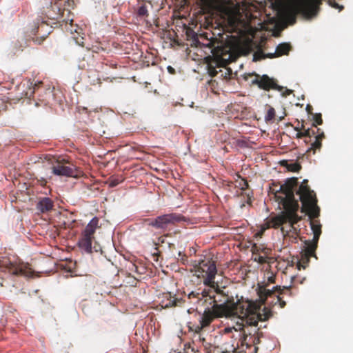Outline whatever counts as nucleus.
Instances as JSON below:
<instances>
[{
	"mask_svg": "<svg viewBox=\"0 0 353 353\" xmlns=\"http://www.w3.org/2000/svg\"><path fill=\"white\" fill-rule=\"evenodd\" d=\"M53 97V90L50 88L46 89L44 92V97L39 98V101L41 102L43 105H47L50 103V100Z\"/></svg>",
	"mask_w": 353,
	"mask_h": 353,
	"instance_id": "obj_27",
	"label": "nucleus"
},
{
	"mask_svg": "<svg viewBox=\"0 0 353 353\" xmlns=\"http://www.w3.org/2000/svg\"><path fill=\"white\" fill-rule=\"evenodd\" d=\"M276 301L275 303H279L280 305V307L281 308L284 307L286 305V303L285 301L283 300V298L280 296L279 295H276Z\"/></svg>",
	"mask_w": 353,
	"mask_h": 353,
	"instance_id": "obj_37",
	"label": "nucleus"
},
{
	"mask_svg": "<svg viewBox=\"0 0 353 353\" xmlns=\"http://www.w3.org/2000/svg\"><path fill=\"white\" fill-rule=\"evenodd\" d=\"M298 185L296 177L288 178L283 184H276L273 182L270 186V192L273 193L276 201L283 206L299 205L294 198V189Z\"/></svg>",
	"mask_w": 353,
	"mask_h": 353,
	"instance_id": "obj_4",
	"label": "nucleus"
},
{
	"mask_svg": "<svg viewBox=\"0 0 353 353\" xmlns=\"http://www.w3.org/2000/svg\"><path fill=\"white\" fill-rule=\"evenodd\" d=\"M252 83L257 85L260 89L265 91H269L271 89L278 90L282 92L283 97H287L292 92L289 89H285L283 92L285 88L283 86L279 85L276 79L269 77L267 74L262 76L256 74V78L252 80Z\"/></svg>",
	"mask_w": 353,
	"mask_h": 353,
	"instance_id": "obj_11",
	"label": "nucleus"
},
{
	"mask_svg": "<svg viewBox=\"0 0 353 353\" xmlns=\"http://www.w3.org/2000/svg\"><path fill=\"white\" fill-rule=\"evenodd\" d=\"M137 16L141 19H145L149 16L148 8L146 2L142 1L139 2L136 10Z\"/></svg>",
	"mask_w": 353,
	"mask_h": 353,
	"instance_id": "obj_25",
	"label": "nucleus"
},
{
	"mask_svg": "<svg viewBox=\"0 0 353 353\" xmlns=\"http://www.w3.org/2000/svg\"><path fill=\"white\" fill-rule=\"evenodd\" d=\"M239 186L241 187V190L244 191L248 188L249 185L246 180L242 179L239 183Z\"/></svg>",
	"mask_w": 353,
	"mask_h": 353,
	"instance_id": "obj_38",
	"label": "nucleus"
},
{
	"mask_svg": "<svg viewBox=\"0 0 353 353\" xmlns=\"http://www.w3.org/2000/svg\"><path fill=\"white\" fill-rule=\"evenodd\" d=\"M304 142L307 144L308 143L311 142V138H305Z\"/></svg>",
	"mask_w": 353,
	"mask_h": 353,
	"instance_id": "obj_47",
	"label": "nucleus"
},
{
	"mask_svg": "<svg viewBox=\"0 0 353 353\" xmlns=\"http://www.w3.org/2000/svg\"><path fill=\"white\" fill-rule=\"evenodd\" d=\"M75 1L76 0H57L46 8V17L58 23L72 25L73 19L71 10L75 6Z\"/></svg>",
	"mask_w": 353,
	"mask_h": 353,
	"instance_id": "obj_5",
	"label": "nucleus"
},
{
	"mask_svg": "<svg viewBox=\"0 0 353 353\" xmlns=\"http://www.w3.org/2000/svg\"><path fill=\"white\" fill-rule=\"evenodd\" d=\"M159 305L162 308H170L172 307H181L185 302V300L176 294L171 292H164L159 296Z\"/></svg>",
	"mask_w": 353,
	"mask_h": 353,
	"instance_id": "obj_17",
	"label": "nucleus"
},
{
	"mask_svg": "<svg viewBox=\"0 0 353 353\" xmlns=\"http://www.w3.org/2000/svg\"><path fill=\"white\" fill-rule=\"evenodd\" d=\"M41 185H44L46 183V181L44 179H42L41 181Z\"/></svg>",
	"mask_w": 353,
	"mask_h": 353,
	"instance_id": "obj_49",
	"label": "nucleus"
},
{
	"mask_svg": "<svg viewBox=\"0 0 353 353\" xmlns=\"http://www.w3.org/2000/svg\"><path fill=\"white\" fill-rule=\"evenodd\" d=\"M192 299H196V301H199L201 300V297L200 296V292H191L188 294V299L190 301Z\"/></svg>",
	"mask_w": 353,
	"mask_h": 353,
	"instance_id": "obj_35",
	"label": "nucleus"
},
{
	"mask_svg": "<svg viewBox=\"0 0 353 353\" xmlns=\"http://www.w3.org/2000/svg\"><path fill=\"white\" fill-rule=\"evenodd\" d=\"M187 39L191 41V46H205L211 50L212 57L217 64L225 66L236 59V38L225 33L218 32V37H210L205 32L198 35L191 28L185 30ZM215 36L214 32L212 33Z\"/></svg>",
	"mask_w": 353,
	"mask_h": 353,
	"instance_id": "obj_1",
	"label": "nucleus"
},
{
	"mask_svg": "<svg viewBox=\"0 0 353 353\" xmlns=\"http://www.w3.org/2000/svg\"><path fill=\"white\" fill-rule=\"evenodd\" d=\"M225 307L223 305L213 304L211 308H206L200 320V327H206L215 318L225 316Z\"/></svg>",
	"mask_w": 353,
	"mask_h": 353,
	"instance_id": "obj_14",
	"label": "nucleus"
},
{
	"mask_svg": "<svg viewBox=\"0 0 353 353\" xmlns=\"http://www.w3.org/2000/svg\"><path fill=\"white\" fill-rule=\"evenodd\" d=\"M251 197L249 196V194H248V199H247V203L248 204H251Z\"/></svg>",
	"mask_w": 353,
	"mask_h": 353,
	"instance_id": "obj_48",
	"label": "nucleus"
},
{
	"mask_svg": "<svg viewBox=\"0 0 353 353\" xmlns=\"http://www.w3.org/2000/svg\"><path fill=\"white\" fill-rule=\"evenodd\" d=\"M204 327H200V324L195 327V332L199 334Z\"/></svg>",
	"mask_w": 353,
	"mask_h": 353,
	"instance_id": "obj_45",
	"label": "nucleus"
},
{
	"mask_svg": "<svg viewBox=\"0 0 353 353\" xmlns=\"http://www.w3.org/2000/svg\"><path fill=\"white\" fill-rule=\"evenodd\" d=\"M213 289L214 294L212 301L213 304L223 305L225 307V314H232L233 309L229 307L234 299L233 296H230L225 287H220L217 282L214 283L213 286H209Z\"/></svg>",
	"mask_w": 353,
	"mask_h": 353,
	"instance_id": "obj_12",
	"label": "nucleus"
},
{
	"mask_svg": "<svg viewBox=\"0 0 353 353\" xmlns=\"http://www.w3.org/2000/svg\"><path fill=\"white\" fill-rule=\"evenodd\" d=\"M312 120L314 123H312V126L315 127L317 129V125H321L323 123L322 116L321 113L312 114ZM316 131V130H315Z\"/></svg>",
	"mask_w": 353,
	"mask_h": 353,
	"instance_id": "obj_31",
	"label": "nucleus"
},
{
	"mask_svg": "<svg viewBox=\"0 0 353 353\" xmlns=\"http://www.w3.org/2000/svg\"><path fill=\"white\" fill-rule=\"evenodd\" d=\"M35 105H36V106L41 105L38 102H36Z\"/></svg>",
	"mask_w": 353,
	"mask_h": 353,
	"instance_id": "obj_53",
	"label": "nucleus"
},
{
	"mask_svg": "<svg viewBox=\"0 0 353 353\" xmlns=\"http://www.w3.org/2000/svg\"><path fill=\"white\" fill-rule=\"evenodd\" d=\"M302 203L301 211L305 212L310 219V226L313 232L312 241H306L305 243L312 245L310 250H316L319 237L321 234V225L318 218L320 214V208L317 205V199L313 190L307 185V180L304 179L299 185L296 192Z\"/></svg>",
	"mask_w": 353,
	"mask_h": 353,
	"instance_id": "obj_2",
	"label": "nucleus"
},
{
	"mask_svg": "<svg viewBox=\"0 0 353 353\" xmlns=\"http://www.w3.org/2000/svg\"><path fill=\"white\" fill-rule=\"evenodd\" d=\"M294 130L297 132L305 130V125H304L303 123H302L301 125H299V124L297 126H296L294 128Z\"/></svg>",
	"mask_w": 353,
	"mask_h": 353,
	"instance_id": "obj_43",
	"label": "nucleus"
},
{
	"mask_svg": "<svg viewBox=\"0 0 353 353\" xmlns=\"http://www.w3.org/2000/svg\"><path fill=\"white\" fill-rule=\"evenodd\" d=\"M314 137V141L311 143L310 147L306 150V154H310L311 152L314 154L316 152L319 151L322 147V140L325 138V134L321 129L317 128L316 131L313 128H307L303 131L297 132L296 138H312Z\"/></svg>",
	"mask_w": 353,
	"mask_h": 353,
	"instance_id": "obj_10",
	"label": "nucleus"
},
{
	"mask_svg": "<svg viewBox=\"0 0 353 353\" xmlns=\"http://www.w3.org/2000/svg\"><path fill=\"white\" fill-rule=\"evenodd\" d=\"M251 250L253 255L263 254L265 256H268L271 252L270 249L263 245H257L256 244L252 245Z\"/></svg>",
	"mask_w": 353,
	"mask_h": 353,
	"instance_id": "obj_26",
	"label": "nucleus"
},
{
	"mask_svg": "<svg viewBox=\"0 0 353 353\" xmlns=\"http://www.w3.org/2000/svg\"><path fill=\"white\" fill-rule=\"evenodd\" d=\"M194 274L203 279L204 285L209 287L214 285V279L217 273L215 262L209 258H205L194 265Z\"/></svg>",
	"mask_w": 353,
	"mask_h": 353,
	"instance_id": "obj_7",
	"label": "nucleus"
},
{
	"mask_svg": "<svg viewBox=\"0 0 353 353\" xmlns=\"http://www.w3.org/2000/svg\"><path fill=\"white\" fill-rule=\"evenodd\" d=\"M99 219L95 216L85 226L81 232V237L78 242L79 247L87 253L92 252V245L94 239V234L96 230L99 228Z\"/></svg>",
	"mask_w": 353,
	"mask_h": 353,
	"instance_id": "obj_9",
	"label": "nucleus"
},
{
	"mask_svg": "<svg viewBox=\"0 0 353 353\" xmlns=\"http://www.w3.org/2000/svg\"><path fill=\"white\" fill-rule=\"evenodd\" d=\"M276 293V295H291L290 287L283 286L281 288L279 285H276L272 288V290L268 289L266 286H260L258 290V294L260 300L263 303L267 301L269 297L273 296Z\"/></svg>",
	"mask_w": 353,
	"mask_h": 353,
	"instance_id": "obj_16",
	"label": "nucleus"
},
{
	"mask_svg": "<svg viewBox=\"0 0 353 353\" xmlns=\"http://www.w3.org/2000/svg\"><path fill=\"white\" fill-rule=\"evenodd\" d=\"M286 167L291 172H299L301 169V165L299 163L287 164Z\"/></svg>",
	"mask_w": 353,
	"mask_h": 353,
	"instance_id": "obj_34",
	"label": "nucleus"
},
{
	"mask_svg": "<svg viewBox=\"0 0 353 353\" xmlns=\"http://www.w3.org/2000/svg\"><path fill=\"white\" fill-rule=\"evenodd\" d=\"M281 230V231H282V232H283V233H284L285 232H288V230L285 231V230H284V228H283V227H282Z\"/></svg>",
	"mask_w": 353,
	"mask_h": 353,
	"instance_id": "obj_50",
	"label": "nucleus"
},
{
	"mask_svg": "<svg viewBox=\"0 0 353 353\" xmlns=\"http://www.w3.org/2000/svg\"><path fill=\"white\" fill-rule=\"evenodd\" d=\"M121 181H122V180H121L119 179H112L110 181V186L115 187L117 185H119Z\"/></svg>",
	"mask_w": 353,
	"mask_h": 353,
	"instance_id": "obj_40",
	"label": "nucleus"
},
{
	"mask_svg": "<svg viewBox=\"0 0 353 353\" xmlns=\"http://www.w3.org/2000/svg\"><path fill=\"white\" fill-rule=\"evenodd\" d=\"M229 23L231 24V26L232 28H234V24H235V19H230V21H229Z\"/></svg>",
	"mask_w": 353,
	"mask_h": 353,
	"instance_id": "obj_46",
	"label": "nucleus"
},
{
	"mask_svg": "<svg viewBox=\"0 0 353 353\" xmlns=\"http://www.w3.org/2000/svg\"><path fill=\"white\" fill-rule=\"evenodd\" d=\"M37 209L41 213H46L53 209L54 202L50 198H40L37 203Z\"/></svg>",
	"mask_w": 353,
	"mask_h": 353,
	"instance_id": "obj_24",
	"label": "nucleus"
},
{
	"mask_svg": "<svg viewBox=\"0 0 353 353\" xmlns=\"http://www.w3.org/2000/svg\"><path fill=\"white\" fill-rule=\"evenodd\" d=\"M88 78L90 79V83L91 85H101V81L99 77V74L95 71L90 72V74L88 75Z\"/></svg>",
	"mask_w": 353,
	"mask_h": 353,
	"instance_id": "obj_28",
	"label": "nucleus"
},
{
	"mask_svg": "<svg viewBox=\"0 0 353 353\" xmlns=\"http://www.w3.org/2000/svg\"><path fill=\"white\" fill-rule=\"evenodd\" d=\"M329 3L330 5L334 8H336V9H339V11L342 10L343 9V6H340L339 3H337L336 2H335L334 1H331V0H329Z\"/></svg>",
	"mask_w": 353,
	"mask_h": 353,
	"instance_id": "obj_39",
	"label": "nucleus"
},
{
	"mask_svg": "<svg viewBox=\"0 0 353 353\" xmlns=\"http://www.w3.org/2000/svg\"><path fill=\"white\" fill-rule=\"evenodd\" d=\"M305 246L303 249V252L302 253L301 259L299 260L297 265L299 270L301 269V267L303 269L306 268V266L310 262V257L313 256L317 259L315 254L316 250H314L313 251L310 250L312 245L305 242Z\"/></svg>",
	"mask_w": 353,
	"mask_h": 353,
	"instance_id": "obj_21",
	"label": "nucleus"
},
{
	"mask_svg": "<svg viewBox=\"0 0 353 353\" xmlns=\"http://www.w3.org/2000/svg\"><path fill=\"white\" fill-rule=\"evenodd\" d=\"M29 269L28 265L22 262L0 261V271L1 272H8L14 275L27 276L29 274Z\"/></svg>",
	"mask_w": 353,
	"mask_h": 353,
	"instance_id": "obj_15",
	"label": "nucleus"
},
{
	"mask_svg": "<svg viewBox=\"0 0 353 353\" xmlns=\"http://www.w3.org/2000/svg\"><path fill=\"white\" fill-rule=\"evenodd\" d=\"M75 41H76V43L82 46V47H84L85 44H84V42H83V40H84V38L83 37H77V38H74Z\"/></svg>",
	"mask_w": 353,
	"mask_h": 353,
	"instance_id": "obj_42",
	"label": "nucleus"
},
{
	"mask_svg": "<svg viewBox=\"0 0 353 353\" xmlns=\"http://www.w3.org/2000/svg\"><path fill=\"white\" fill-rule=\"evenodd\" d=\"M52 169V173L58 176L76 177L78 175L77 170L73 165H66L58 163L57 165H53Z\"/></svg>",
	"mask_w": 353,
	"mask_h": 353,
	"instance_id": "obj_20",
	"label": "nucleus"
},
{
	"mask_svg": "<svg viewBox=\"0 0 353 353\" xmlns=\"http://www.w3.org/2000/svg\"><path fill=\"white\" fill-rule=\"evenodd\" d=\"M214 294V290L211 288L209 289H204L200 292V296L201 297V299L204 297L209 296L210 299L213 301Z\"/></svg>",
	"mask_w": 353,
	"mask_h": 353,
	"instance_id": "obj_32",
	"label": "nucleus"
},
{
	"mask_svg": "<svg viewBox=\"0 0 353 353\" xmlns=\"http://www.w3.org/2000/svg\"><path fill=\"white\" fill-rule=\"evenodd\" d=\"M312 110H313V108H312V106L311 105H309V104H308V105H307V106H306V111L307 112V113H308L309 114L312 115V114H314V113L312 112Z\"/></svg>",
	"mask_w": 353,
	"mask_h": 353,
	"instance_id": "obj_44",
	"label": "nucleus"
},
{
	"mask_svg": "<svg viewBox=\"0 0 353 353\" xmlns=\"http://www.w3.org/2000/svg\"><path fill=\"white\" fill-rule=\"evenodd\" d=\"M229 307H232V314H225V317L236 316L250 325H256L259 321H267L272 316L269 308L264 307L262 312H260V306L250 300L241 299L234 302L233 299Z\"/></svg>",
	"mask_w": 353,
	"mask_h": 353,
	"instance_id": "obj_3",
	"label": "nucleus"
},
{
	"mask_svg": "<svg viewBox=\"0 0 353 353\" xmlns=\"http://www.w3.org/2000/svg\"><path fill=\"white\" fill-rule=\"evenodd\" d=\"M185 216L180 214L170 213L160 215L154 219H146L145 223L148 225L160 230L163 232L166 231L170 226L175 225L177 223L185 221Z\"/></svg>",
	"mask_w": 353,
	"mask_h": 353,
	"instance_id": "obj_8",
	"label": "nucleus"
},
{
	"mask_svg": "<svg viewBox=\"0 0 353 353\" xmlns=\"http://www.w3.org/2000/svg\"><path fill=\"white\" fill-rule=\"evenodd\" d=\"M168 70H169L170 71L174 70V69H173L172 67H170H170H168Z\"/></svg>",
	"mask_w": 353,
	"mask_h": 353,
	"instance_id": "obj_52",
	"label": "nucleus"
},
{
	"mask_svg": "<svg viewBox=\"0 0 353 353\" xmlns=\"http://www.w3.org/2000/svg\"><path fill=\"white\" fill-rule=\"evenodd\" d=\"M43 85L42 81H35L30 79H24L18 86L21 97L30 99L35 91Z\"/></svg>",
	"mask_w": 353,
	"mask_h": 353,
	"instance_id": "obj_18",
	"label": "nucleus"
},
{
	"mask_svg": "<svg viewBox=\"0 0 353 353\" xmlns=\"http://www.w3.org/2000/svg\"><path fill=\"white\" fill-rule=\"evenodd\" d=\"M37 24L38 26L37 28V32L41 35V39L39 41L38 39H34V41L37 43L38 44H40L41 42L46 39L47 35L51 32V29L52 26H49L47 21H45L44 18L42 17L37 19Z\"/></svg>",
	"mask_w": 353,
	"mask_h": 353,
	"instance_id": "obj_22",
	"label": "nucleus"
},
{
	"mask_svg": "<svg viewBox=\"0 0 353 353\" xmlns=\"http://www.w3.org/2000/svg\"><path fill=\"white\" fill-rule=\"evenodd\" d=\"M243 325L241 328L242 332V336L240 339L241 345L242 347L245 346L246 348L249 347L250 341H248L250 336H252L254 334V329L256 328L258 323L256 325H250L246 323Z\"/></svg>",
	"mask_w": 353,
	"mask_h": 353,
	"instance_id": "obj_23",
	"label": "nucleus"
},
{
	"mask_svg": "<svg viewBox=\"0 0 353 353\" xmlns=\"http://www.w3.org/2000/svg\"><path fill=\"white\" fill-rule=\"evenodd\" d=\"M275 117V110L274 108L268 105L266 114L265 116V121H271L274 119Z\"/></svg>",
	"mask_w": 353,
	"mask_h": 353,
	"instance_id": "obj_30",
	"label": "nucleus"
},
{
	"mask_svg": "<svg viewBox=\"0 0 353 353\" xmlns=\"http://www.w3.org/2000/svg\"><path fill=\"white\" fill-rule=\"evenodd\" d=\"M323 0H299L296 3L297 12L304 17L310 19L315 17Z\"/></svg>",
	"mask_w": 353,
	"mask_h": 353,
	"instance_id": "obj_13",
	"label": "nucleus"
},
{
	"mask_svg": "<svg viewBox=\"0 0 353 353\" xmlns=\"http://www.w3.org/2000/svg\"><path fill=\"white\" fill-rule=\"evenodd\" d=\"M259 328L254 329V334L252 336H250L248 341H250L249 347H251L252 345H257L260 343V336H259Z\"/></svg>",
	"mask_w": 353,
	"mask_h": 353,
	"instance_id": "obj_29",
	"label": "nucleus"
},
{
	"mask_svg": "<svg viewBox=\"0 0 353 353\" xmlns=\"http://www.w3.org/2000/svg\"><path fill=\"white\" fill-rule=\"evenodd\" d=\"M268 283H274L276 280V276L272 272H268Z\"/></svg>",
	"mask_w": 353,
	"mask_h": 353,
	"instance_id": "obj_36",
	"label": "nucleus"
},
{
	"mask_svg": "<svg viewBox=\"0 0 353 353\" xmlns=\"http://www.w3.org/2000/svg\"><path fill=\"white\" fill-rule=\"evenodd\" d=\"M283 207L284 209L283 211L276 216L268 219L265 223L261 225V232L271 228H279L286 223H289L290 228H292L294 225L301 219V217L297 214L299 205Z\"/></svg>",
	"mask_w": 353,
	"mask_h": 353,
	"instance_id": "obj_6",
	"label": "nucleus"
},
{
	"mask_svg": "<svg viewBox=\"0 0 353 353\" xmlns=\"http://www.w3.org/2000/svg\"><path fill=\"white\" fill-rule=\"evenodd\" d=\"M254 256V261L258 262L260 264H264L265 263H268V256H265V254H256L253 255Z\"/></svg>",
	"mask_w": 353,
	"mask_h": 353,
	"instance_id": "obj_33",
	"label": "nucleus"
},
{
	"mask_svg": "<svg viewBox=\"0 0 353 353\" xmlns=\"http://www.w3.org/2000/svg\"><path fill=\"white\" fill-rule=\"evenodd\" d=\"M199 339L201 342H202V345L204 346L205 348H208V346H210V343H207L205 341V339L203 337H201V336L199 334Z\"/></svg>",
	"mask_w": 353,
	"mask_h": 353,
	"instance_id": "obj_41",
	"label": "nucleus"
},
{
	"mask_svg": "<svg viewBox=\"0 0 353 353\" xmlns=\"http://www.w3.org/2000/svg\"><path fill=\"white\" fill-rule=\"evenodd\" d=\"M292 47L290 44L288 43H280L276 48L274 53H268L265 54L262 51L257 52L254 54V60H259L261 59L270 58L273 59L279 57L283 55H288Z\"/></svg>",
	"mask_w": 353,
	"mask_h": 353,
	"instance_id": "obj_19",
	"label": "nucleus"
},
{
	"mask_svg": "<svg viewBox=\"0 0 353 353\" xmlns=\"http://www.w3.org/2000/svg\"><path fill=\"white\" fill-rule=\"evenodd\" d=\"M254 350L255 353H256V352L258 351L259 348L255 346Z\"/></svg>",
	"mask_w": 353,
	"mask_h": 353,
	"instance_id": "obj_51",
	"label": "nucleus"
}]
</instances>
